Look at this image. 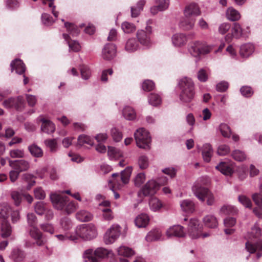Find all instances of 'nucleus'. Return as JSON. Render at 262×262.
I'll list each match as a JSON object with an SVG mask.
<instances>
[{
	"mask_svg": "<svg viewBox=\"0 0 262 262\" xmlns=\"http://www.w3.org/2000/svg\"><path fill=\"white\" fill-rule=\"evenodd\" d=\"M30 235L32 238L35 240L34 244H36L38 246H42L45 244V242L42 239V235L38 229L35 226H32L30 230Z\"/></svg>",
	"mask_w": 262,
	"mask_h": 262,
	"instance_id": "nucleus-21",
	"label": "nucleus"
},
{
	"mask_svg": "<svg viewBox=\"0 0 262 262\" xmlns=\"http://www.w3.org/2000/svg\"><path fill=\"white\" fill-rule=\"evenodd\" d=\"M123 115L126 119L132 120L136 118L134 110L130 106H126L123 110Z\"/></svg>",
	"mask_w": 262,
	"mask_h": 262,
	"instance_id": "nucleus-41",
	"label": "nucleus"
},
{
	"mask_svg": "<svg viewBox=\"0 0 262 262\" xmlns=\"http://www.w3.org/2000/svg\"><path fill=\"white\" fill-rule=\"evenodd\" d=\"M116 54V47L112 43L106 44L102 51V56L104 59L111 60L113 59Z\"/></svg>",
	"mask_w": 262,
	"mask_h": 262,
	"instance_id": "nucleus-19",
	"label": "nucleus"
},
{
	"mask_svg": "<svg viewBox=\"0 0 262 262\" xmlns=\"http://www.w3.org/2000/svg\"><path fill=\"white\" fill-rule=\"evenodd\" d=\"M202 225L199 223L198 220H190L188 227L189 236L192 239L198 238L201 236L203 238L208 236L209 235L208 233L202 234Z\"/></svg>",
	"mask_w": 262,
	"mask_h": 262,
	"instance_id": "nucleus-8",
	"label": "nucleus"
},
{
	"mask_svg": "<svg viewBox=\"0 0 262 262\" xmlns=\"http://www.w3.org/2000/svg\"><path fill=\"white\" fill-rule=\"evenodd\" d=\"M134 137L138 147L145 149L150 148L151 138L149 133L143 128H140L134 133Z\"/></svg>",
	"mask_w": 262,
	"mask_h": 262,
	"instance_id": "nucleus-6",
	"label": "nucleus"
},
{
	"mask_svg": "<svg viewBox=\"0 0 262 262\" xmlns=\"http://www.w3.org/2000/svg\"><path fill=\"white\" fill-rule=\"evenodd\" d=\"M231 156L235 160L239 162L243 161L246 159L245 154L243 151L237 149L234 150Z\"/></svg>",
	"mask_w": 262,
	"mask_h": 262,
	"instance_id": "nucleus-50",
	"label": "nucleus"
},
{
	"mask_svg": "<svg viewBox=\"0 0 262 262\" xmlns=\"http://www.w3.org/2000/svg\"><path fill=\"white\" fill-rule=\"evenodd\" d=\"M117 252L118 255L124 257H130L134 254V252L132 249L124 246L119 247L117 249Z\"/></svg>",
	"mask_w": 262,
	"mask_h": 262,
	"instance_id": "nucleus-40",
	"label": "nucleus"
},
{
	"mask_svg": "<svg viewBox=\"0 0 262 262\" xmlns=\"http://www.w3.org/2000/svg\"><path fill=\"white\" fill-rule=\"evenodd\" d=\"M219 129L222 136L225 138L231 136V132L229 126L225 123H221L219 126Z\"/></svg>",
	"mask_w": 262,
	"mask_h": 262,
	"instance_id": "nucleus-49",
	"label": "nucleus"
},
{
	"mask_svg": "<svg viewBox=\"0 0 262 262\" xmlns=\"http://www.w3.org/2000/svg\"><path fill=\"white\" fill-rule=\"evenodd\" d=\"M232 36L235 38H240L243 35V29L238 23H234L231 29Z\"/></svg>",
	"mask_w": 262,
	"mask_h": 262,
	"instance_id": "nucleus-44",
	"label": "nucleus"
},
{
	"mask_svg": "<svg viewBox=\"0 0 262 262\" xmlns=\"http://www.w3.org/2000/svg\"><path fill=\"white\" fill-rule=\"evenodd\" d=\"M139 45L135 38H130L126 42L125 49L128 52H133L137 50Z\"/></svg>",
	"mask_w": 262,
	"mask_h": 262,
	"instance_id": "nucleus-36",
	"label": "nucleus"
},
{
	"mask_svg": "<svg viewBox=\"0 0 262 262\" xmlns=\"http://www.w3.org/2000/svg\"><path fill=\"white\" fill-rule=\"evenodd\" d=\"M34 209L36 213L39 215L45 214L47 220H50L53 216V211L49 209L47 205L42 202H37L34 206Z\"/></svg>",
	"mask_w": 262,
	"mask_h": 262,
	"instance_id": "nucleus-13",
	"label": "nucleus"
},
{
	"mask_svg": "<svg viewBox=\"0 0 262 262\" xmlns=\"http://www.w3.org/2000/svg\"><path fill=\"white\" fill-rule=\"evenodd\" d=\"M201 13L198 5L194 3H190L186 6L184 10V15L186 17H193L199 16Z\"/></svg>",
	"mask_w": 262,
	"mask_h": 262,
	"instance_id": "nucleus-14",
	"label": "nucleus"
},
{
	"mask_svg": "<svg viewBox=\"0 0 262 262\" xmlns=\"http://www.w3.org/2000/svg\"><path fill=\"white\" fill-rule=\"evenodd\" d=\"M148 32L143 30H138L137 33V37L139 41L141 44L147 46L150 44V33L151 32V28L150 27L146 28Z\"/></svg>",
	"mask_w": 262,
	"mask_h": 262,
	"instance_id": "nucleus-16",
	"label": "nucleus"
},
{
	"mask_svg": "<svg viewBox=\"0 0 262 262\" xmlns=\"http://www.w3.org/2000/svg\"><path fill=\"white\" fill-rule=\"evenodd\" d=\"M202 154L205 162H209L210 161L213 154V149L209 144H205L203 145Z\"/></svg>",
	"mask_w": 262,
	"mask_h": 262,
	"instance_id": "nucleus-31",
	"label": "nucleus"
},
{
	"mask_svg": "<svg viewBox=\"0 0 262 262\" xmlns=\"http://www.w3.org/2000/svg\"><path fill=\"white\" fill-rule=\"evenodd\" d=\"M78 143L80 145H82L84 144L93 145V140L89 136L85 135H81L78 137Z\"/></svg>",
	"mask_w": 262,
	"mask_h": 262,
	"instance_id": "nucleus-53",
	"label": "nucleus"
},
{
	"mask_svg": "<svg viewBox=\"0 0 262 262\" xmlns=\"http://www.w3.org/2000/svg\"><path fill=\"white\" fill-rule=\"evenodd\" d=\"M156 4L150 8V12L152 15L166 10L169 5V0H156Z\"/></svg>",
	"mask_w": 262,
	"mask_h": 262,
	"instance_id": "nucleus-18",
	"label": "nucleus"
},
{
	"mask_svg": "<svg viewBox=\"0 0 262 262\" xmlns=\"http://www.w3.org/2000/svg\"><path fill=\"white\" fill-rule=\"evenodd\" d=\"M146 177L144 173H138L134 179L135 185L140 187L145 181Z\"/></svg>",
	"mask_w": 262,
	"mask_h": 262,
	"instance_id": "nucleus-60",
	"label": "nucleus"
},
{
	"mask_svg": "<svg viewBox=\"0 0 262 262\" xmlns=\"http://www.w3.org/2000/svg\"><path fill=\"white\" fill-rule=\"evenodd\" d=\"M145 4L144 0H140L137 4V7L138 9L137 10V12H134V9L131 8L132 16L133 17H137L140 13V11L143 9V6Z\"/></svg>",
	"mask_w": 262,
	"mask_h": 262,
	"instance_id": "nucleus-57",
	"label": "nucleus"
},
{
	"mask_svg": "<svg viewBox=\"0 0 262 262\" xmlns=\"http://www.w3.org/2000/svg\"><path fill=\"white\" fill-rule=\"evenodd\" d=\"M182 210L187 213H192L194 210V203L189 200H185L180 202Z\"/></svg>",
	"mask_w": 262,
	"mask_h": 262,
	"instance_id": "nucleus-32",
	"label": "nucleus"
},
{
	"mask_svg": "<svg viewBox=\"0 0 262 262\" xmlns=\"http://www.w3.org/2000/svg\"><path fill=\"white\" fill-rule=\"evenodd\" d=\"M160 188L159 184L154 180H149L138 192L140 196H149L156 193Z\"/></svg>",
	"mask_w": 262,
	"mask_h": 262,
	"instance_id": "nucleus-10",
	"label": "nucleus"
},
{
	"mask_svg": "<svg viewBox=\"0 0 262 262\" xmlns=\"http://www.w3.org/2000/svg\"><path fill=\"white\" fill-rule=\"evenodd\" d=\"M211 50V46L200 40L191 41L189 42L188 46V52L194 57H199L201 55L208 54Z\"/></svg>",
	"mask_w": 262,
	"mask_h": 262,
	"instance_id": "nucleus-3",
	"label": "nucleus"
},
{
	"mask_svg": "<svg viewBox=\"0 0 262 262\" xmlns=\"http://www.w3.org/2000/svg\"><path fill=\"white\" fill-rule=\"evenodd\" d=\"M238 200L246 208H251L252 202L251 200L245 195H239L238 197Z\"/></svg>",
	"mask_w": 262,
	"mask_h": 262,
	"instance_id": "nucleus-55",
	"label": "nucleus"
},
{
	"mask_svg": "<svg viewBox=\"0 0 262 262\" xmlns=\"http://www.w3.org/2000/svg\"><path fill=\"white\" fill-rule=\"evenodd\" d=\"M161 235V232L159 230L154 229L148 233L145 239L148 242L157 241L160 238Z\"/></svg>",
	"mask_w": 262,
	"mask_h": 262,
	"instance_id": "nucleus-38",
	"label": "nucleus"
},
{
	"mask_svg": "<svg viewBox=\"0 0 262 262\" xmlns=\"http://www.w3.org/2000/svg\"><path fill=\"white\" fill-rule=\"evenodd\" d=\"M179 85L181 89L180 99L184 103H189L194 98V84L190 78L184 77L179 82Z\"/></svg>",
	"mask_w": 262,
	"mask_h": 262,
	"instance_id": "nucleus-1",
	"label": "nucleus"
},
{
	"mask_svg": "<svg viewBox=\"0 0 262 262\" xmlns=\"http://www.w3.org/2000/svg\"><path fill=\"white\" fill-rule=\"evenodd\" d=\"M64 26L67 29V30L70 32L73 36L77 35L79 33V30L78 28L73 24L65 23Z\"/></svg>",
	"mask_w": 262,
	"mask_h": 262,
	"instance_id": "nucleus-56",
	"label": "nucleus"
},
{
	"mask_svg": "<svg viewBox=\"0 0 262 262\" xmlns=\"http://www.w3.org/2000/svg\"><path fill=\"white\" fill-rule=\"evenodd\" d=\"M11 197L13 200L14 204L16 206H19L21 202V194L16 191H13L11 193Z\"/></svg>",
	"mask_w": 262,
	"mask_h": 262,
	"instance_id": "nucleus-59",
	"label": "nucleus"
},
{
	"mask_svg": "<svg viewBox=\"0 0 262 262\" xmlns=\"http://www.w3.org/2000/svg\"><path fill=\"white\" fill-rule=\"evenodd\" d=\"M35 198L38 200H43L46 197V193L41 187H37L34 190Z\"/></svg>",
	"mask_w": 262,
	"mask_h": 262,
	"instance_id": "nucleus-62",
	"label": "nucleus"
},
{
	"mask_svg": "<svg viewBox=\"0 0 262 262\" xmlns=\"http://www.w3.org/2000/svg\"><path fill=\"white\" fill-rule=\"evenodd\" d=\"M45 144L51 152H55L57 149V142L55 139L46 140Z\"/></svg>",
	"mask_w": 262,
	"mask_h": 262,
	"instance_id": "nucleus-51",
	"label": "nucleus"
},
{
	"mask_svg": "<svg viewBox=\"0 0 262 262\" xmlns=\"http://www.w3.org/2000/svg\"><path fill=\"white\" fill-rule=\"evenodd\" d=\"M11 210V207L8 204L5 203L0 204V219L6 221L8 218Z\"/></svg>",
	"mask_w": 262,
	"mask_h": 262,
	"instance_id": "nucleus-37",
	"label": "nucleus"
},
{
	"mask_svg": "<svg viewBox=\"0 0 262 262\" xmlns=\"http://www.w3.org/2000/svg\"><path fill=\"white\" fill-rule=\"evenodd\" d=\"M168 238L173 237H182L185 235L184 228L180 225H174L169 227L166 232Z\"/></svg>",
	"mask_w": 262,
	"mask_h": 262,
	"instance_id": "nucleus-15",
	"label": "nucleus"
},
{
	"mask_svg": "<svg viewBox=\"0 0 262 262\" xmlns=\"http://www.w3.org/2000/svg\"><path fill=\"white\" fill-rule=\"evenodd\" d=\"M40 121L41 122V130L48 134L53 133L55 130V124L50 120L40 117Z\"/></svg>",
	"mask_w": 262,
	"mask_h": 262,
	"instance_id": "nucleus-20",
	"label": "nucleus"
},
{
	"mask_svg": "<svg viewBox=\"0 0 262 262\" xmlns=\"http://www.w3.org/2000/svg\"><path fill=\"white\" fill-rule=\"evenodd\" d=\"M149 221L148 216L146 214L142 213L136 217L135 223L138 228H144L148 224Z\"/></svg>",
	"mask_w": 262,
	"mask_h": 262,
	"instance_id": "nucleus-26",
	"label": "nucleus"
},
{
	"mask_svg": "<svg viewBox=\"0 0 262 262\" xmlns=\"http://www.w3.org/2000/svg\"><path fill=\"white\" fill-rule=\"evenodd\" d=\"M132 172V167H127L121 172L120 174L118 173L112 174V180L108 181L109 183H112L113 184L112 189L115 187L120 188L123 185L128 183Z\"/></svg>",
	"mask_w": 262,
	"mask_h": 262,
	"instance_id": "nucleus-5",
	"label": "nucleus"
},
{
	"mask_svg": "<svg viewBox=\"0 0 262 262\" xmlns=\"http://www.w3.org/2000/svg\"><path fill=\"white\" fill-rule=\"evenodd\" d=\"M76 236L84 241H90L96 238L98 235L96 226L93 223L82 224L77 226L75 230Z\"/></svg>",
	"mask_w": 262,
	"mask_h": 262,
	"instance_id": "nucleus-2",
	"label": "nucleus"
},
{
	"mask_svg": "<svg viewBox=\"0 0 262 262\" xmlns=\"http://www.w3.org/2000/svg\"><path fill=\"white\" fill-rule=\"evenodd\" d=\"M111 134L113 140L116 142L120 141L122 138V133L115 127L112 128Z\"/></svg>",
	"mask_w": 262,
	"mask_h": 262,
	"instance_id": "nucleus-58",
	"label": "nucleus"
},
{
	"mask_svg": "<svg viewBox=\"0 0 262 262\" xmlns=\"http://www.w3.org/2000/svg\"><path fill=\"white\" fill-rule=\"evenodd\" d=\"M121 28L123 32L125 33H130L136 30L135 26L132 23L125 21L122 24Z\"/></svg>",
	"mask_w": 262,
	"mask_h": 262,
	"instance_id": "nucleus-52",
	"label": "nucleus"
},
{
	"mask_svg": "<svg viewBox=\"0 0 262 262\" xmlns=\"http://www.w3.org/2000/svg\"><path fill=\"white\" fill-rule=\"evenodd\" d=\"M26 256L24 251L19 249H14L11 253V257L15 262H21L24 260Z\"/></svg>",
	"mask_w": 262,
	"mask_h": 262,
	"instance_id": "nucleus-34",
	"label": "nucleus"
},
{
	"mask_svg": "<svg viewBox=\"0 0 262 262\" xmlns=\"http://www.w3.org/2000/svg\"><path fill=\"white\" fill-rule=\"evenodd\" d=\"M12 233V228L9 223L3 221L1 224V235L3 238H6L10 236Z\"/></svg>",
	"mask_w": 262,
	"mask_h": 262,
	"instance_id": "nucleus-30",
	"label": "nucleus"
},
{
	"mask_svg": "<svg viewBox=\"0 0 262 262\" xmlns=\"http://www.w3.org/2000/svg\"><path fill=\"white\" fill-rule=\"evenodd\" d=\"M162 202L156 197L151 198L149 201V206L153 211H157L163 207Z\"/></svg>",
	"mask_w": 262,
	"mask_h": 262,
	"instance_id": "nucleus-35",
	"label": "nucleus"
},
{
	"mask_svg": "<svg viewBox=\"0 0 262 262\" xmlns=\"http://www.w3.org/2000/svg\"><path fill=\"white\" fill-rule=\"evenodd\" d=\"M76 218L80 222H89L93 218V214L85 210H80L76 214Z\"/></svg>",
	"mask_w": 262,
	"mask_h": 262,
	"instance_id": "nucleus-27",
	"label": "nucleus"
},
{
	"mask_svg": "<svg viewBox=\"0 0 262 262\" xmlns=\"http://www.w3.org/2000/svg\"><path fill=\"white\" fill-rule=\"evenodd\" d=\"M9 155L11 158H23L25 157V151L21 149H13L10 150Z\"/></svg>",
	"mask_w": 262,
	"mask_h": 262,
	"instance_id": "nucleus-47",
	"label": "nucleus"
},
{
	"mask_svg": "<svg viewBox=\"0 0 262 262\" xmlns=\"http://www.w3.org/2000/svg\"><path fill=\"white\" fill-rule=\"evenodd\" d=\"M155 88L153 81L149 80H145L142 83V89L145 91H150Z\"/></svg>",
	"mask_w": 262,
	"mask_h": 262,
	"instance_id": "nucleus-64",
	"label": "nucleus"
},
{
	"mask_svg": "<svg viewBox=\"0 0 262 262\" xmlns=\"http://www.w3.org/2000/svg\"><path fill=\"white\" fill-rule=\"evenodd\" d=\"M226 16L228 20L233 21L238 20L241 18L239 12L232 7L227 9Z\"/></svg>",
	"mask_w": 262,
	"mask_h": 262,
	"instance_id": "nucleus-29",
	"label": "nucleus"
},
{
	"mask_svg": "<svg viewBox=\"0 0 262 262\" xmlns=\"http://www.w3.org/2000/svg\"><path fill=\"white\" fill-rule=\"evenodd\" d=\"M108 254V251L103 248H98L95 251L91 249H88L84 252L85 262H98L96 257L104 258Z\"/></svg>",
	"mask_w": 262,
	"mask_h": 262,
	"instance_id": "nucleus-9",
	"label": "nucleus"
},
{
	"mask_svg": "<svg viewBox=\"0 0 262 262\" xmlns=\"http://www.w3.org/2000/svg\"><path fill=\"white\" fill-rule=\"evenodd\" d=\"M254 46L251 43L243 45L240 48V55L244 58L248 57L254 52Z\"/></svg>",
	"mask_w": 262,
	"mask_h": 262,
	"instance_id": "nucleus-28",
	"label": "nucleus"
},
{
	"mask_svg": "<svg viewBox=\"0 0 262 262\" xmlns=\"http://www.w3.org/2000/svg\"><path fill=\"white\" fill-rule=\"evenodd\" d=\"M203 222L206 226L209 228H215L218 223L216 218L212 215H207L204 217Z\"/></svg>",
	"mask_w": 262,
	"mask_h": 262,
	"instance_id": "nucleus-33",
	"label": "nucleus"
},
{
	"mask_svg": "<svg viewBox=\"0 0 262 262\" xmlns=\"http://www.w3.org/2000/svg\"><path fill=\"white\" fill-rule=\"evenodd\" d=\"M148 159L145 156H141L138 160V164L141 169H144L148 166Z\"/></svg>",
	"mask_w": 262,
	"mask_h": 262,
	"instance_id": "nucleus-61",
	"label": "nucleus"
},
{
	"mask_svg": "<svg viewBox=\"0 0 262 262\" xmlns=\"http://www.w3.org/2000/svg\"><path fill=\"white\" fill-rule=\"evenodd\" d=\"M18 102L21 105L23 104V99L21 97H18L17 98H10L5 100L3 104L6 107L9 108L14 107V104Z\"/></svg>",
	"mask_w": 262,
	"mask_h": 262,
	"instance_id": "nucleus-42",
	"label": "nucleus"
},
{
	"mask_svg": "<svg viewBox=\"0 0 262 262\" xmlns=\"http://www.w3.org/2000/svg\"><path fill=\"white\" fill-rule=\"evenodd\" d=\"M148 102L153 106H157L161 103V97L158 94L151 93L148 97Z\"/></svg>",
	"mask_w": 262,
	"mask_h": 262,
	"instance_id": "nucleus-48",
	"label": "nucleus"
},
{
	"mask_svg": "<svg viewBox=\"0 0 262 262\" xmlns=\"http://www.w3.org/2000/svg\"><path fill=\"white\" fill-rule=\"evenodd\" d=\"M215 168L226 176H230L233 172L232 165L225 162H221L215 166Z\"/></svg>",
	"mask_w": 262,
	"mask_h": 262,
	"instance_id": "nucleus-23",
	"label": "nucleus"
},
{
	"mask_svg": "<svg viewBox=\"0 0 262 262\" xmlns=\"http://www.w3.org/2000/svg\"><path fill=\"white\" fill-rule=\"evenodd\" d=\"M195 19L192 17H186L182 18L180 23V27L185 30H190L193 28Z\"/></svg>",
	"mask_w": 262,
	"mask_h": 262,
	"instance_id": "nucleus-24",
	"label": "nucleus"
},
{
	"mask_svg": "<svg viewBox=\"0 0 262 262\" xmlns=\"http://www.w3.org/2000/svg\"><path fill=\"white\" fill-rule=\"evenodd\" d=\"M102 218L104 221H111L114 218V214L110 208L101 209Z\"/></svg>",
	"mask_w": 262,
	"mask_h": 262,
	"instance_id": "nucleus-45",
	"label": "nucleus"
},
{
	"mask_svg": "<svg viewBox=\"0 0 262 262\" xmlns=\"http://www.w3.org/2000/svg\"><path fill=\"white\" fill-rule=\"evenodd\" d=\"M192 191L195 196L201 201H206L208 205H212L214 202V197L212 193L207 188L202 187L200 184H195L192 187Z\"/></svg>",
	"mask_w": 262,
	"mask_h": 262,
	"instance_id": "nucleus-4",
	"label": "nucleus"
},
{
	"mask_svg": "<svg viewBox=\"0 0 262 262\" xmlns=\"http://www.w3.org/2000/svg\"><path fill=\"white\" fill-rule=\"evenodd\" d=\"M11 72L15 70L16 73L20 75L25 71V66L23 61L20 59H15L11 63Z\"/></svg>",
	"mask_w": 262,
	"mask_h": 262,
	"instance_id": "nucleus-25",
	"label": "nucleus"
},
{
	"mask_svg": "<svg viewBox=\"0 0 262 262\" xmlns=\"http://www.w3.org/2000/svg\"><path fill=\"white\" fill-rule=\"evenodd\" d=\"M78 206L77 203H75L73 201H70L68 199L66 206L63 210H64L67 213L71 214L74 212L78 208Z\"/></svg>",
	"mask_w": 262,
	"mask_h": 262,
	"instance_id": "nucleus-43",
	"label": "nucleus"
},
{
	"mask_svg": "<svg viewBox=\"0 0 262 262\" xmlns=\"http://www.w3.org/2000/svg\"><path fill=\"white\" fill-rule=\"evenodd\" d=\"M68 198L62 196L57 193H52L50 195L51 201L54 207L58 210H63Z\"/></svg>",
	"mask_w": 262,
	"mask_h": 262,
	"instance_id": "nucleus-11",
	"label": "nucleus"
},
{
	"mask_svg": "<svg viewBox=\"0 0 262 262\" xmlns=\"http://www.w3.org/2000/svg\"><path fill=\"white\" fill-rule=\"evenodd\" d=\"M29 150L31 154L35 157H40L42 156V149L36 145L33 144L29 146Z\"/></svg>",
	"mask_w": 262,
	"mask_h": 262,
	"instance_id": "nucleus-46",
	"label": "nucleus"
},
{
	"mask_svg": "<svg viewBox=\"0 0 262 262\" xmlns=\"http://www.w3.org/2000/svg\"><path fill=\"white\" fill-rule=\"evenodd\" d=\"M246 248L250 253H253L256 252L257 258H259L262 256V240L257 242L255 244L247 242L246 243Z\"/></svg>",
	"mask_w": 262,
	"mask_h": 262,
	"instance_id": "nucleus-17",
	"label": "nucleus"
},
{
	"mask_svg": "<svg viewBox=\"0 0 262 262\" xmlns=\"http://www.w3.org/2000/svg\"><path fill=\"white\" fill-rule=\"evenodd\" d=\"M121 227L117 224H113L105 232L104 236V242L107 244L114 243L120 236Z\"/></svg>",
	"mask_w": 262,
	"mask_h": 262,
	"instance_id": "nucleus-7",
	"label": "nucleus"
},
{
	"mask_svg": "<svg viewBox=\"0 0 262 262\" xmlns=\"http://www.w3.org/2000/svg\"><path fill=\"white\" fill-rule=\"evenodd\" d=\"M81 75L83 79L86 80L91 76V73L89 68L86 66H83L80 68Z\"/></svg>",
	"mask_w": 262,
	"mask_h": 262,
	"instance_id": "nucleus-63",
	"label": "nucleus"
},
{
	"mask_svg": "<svg viewBox=\"0 0 262 262\" xmlns=\"http://www.w3.org/2000/svg\"><path fill=\"white\" fill-rule=\"evenodd\" d=\"M172 43L177 47H181L186 44L188 41L187 37L184 33H176L172 36Z\"/></svg>",
	"mask_w": 262,
	"mask_h": 262,
	"instance_id": "nucleus-22",
	"label": "nucleus"
},
{
	"mask_svg": "<svg viewBox=\"0 0 262 262\" xmlns=\"http://www.w3.org/2000/svg\"><path fill=\"white\" fill-rule=\"evenodd\" d=\"M9 165L19 172L28 170L30 168V163L25 160H12L9 159Z\"/></svg>",
	"mask_w": 262,
	"mask_h": 262,
	"instance_id": "nucleus-12",
	"label": "nucleus"
},
{
	"mask_svg": "<svg viewBox=\"0 0 262 262\" xmlns=\"http://www.w3.org/2000/svg\"><path fill=\"white\" fill-rule=\"evenodd\" d=\"M107 154L111 159H116L122 156V153L118 149L111 146L108 147Z\"/></svg>",
	"mask_w": 262,
	"mask_h": 262,
	"instance_id": "nucleus-54",
	"label": "nucleus"
},
{
	"mask_svg": "<svg viewBox=\"0 0 262 262\" xmlns=\"http://www.w3.org/2000/svg\"><path fill=\"white\" fill-rule=\"evenodd\" d=\"M238 209L234 206L229 205H224L220 209L221 213L227 214H235L237 213Z\"/></svg>",
	"mask_w": 262,
	"mask_h": 262,
	"instance_id": "nucleus-39",
	"label": "nucleus"
}]
</instances>
